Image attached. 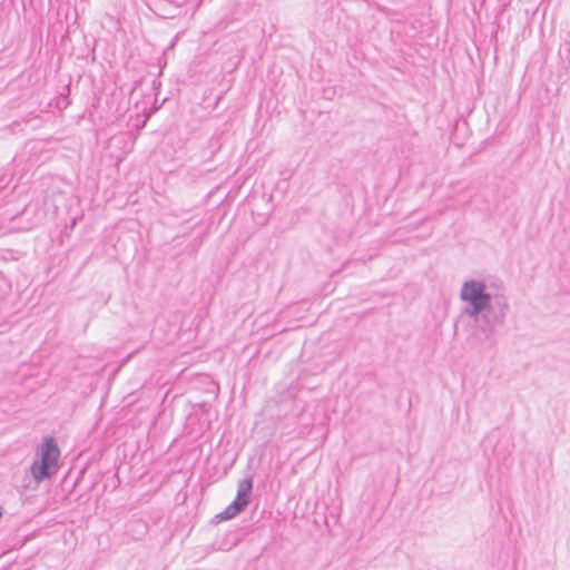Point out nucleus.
<instances>
[{
  "mask_svg": "<svg viewBox=\"0 0 570 570\" xmlns=\"http://www.w3.org/2000/svg\"><path fill=\"white\" fill-rule=\"evenodd\" d=\"M122 466H124V465H117L116 473H119V470H120Z\"/></svg>",
  "mask_w": 570,
  "mask_h": 570,
  "instance_id": "nucleus-6",
  "label": "nucleus"
},
{
  "mask_svg": "<svg viewBox=\"0 0 570 570\" xmlns=\"http://www.w3.org/2000/svg\"><path fill=\"white\" fill-rule=\"evenodd\" d=\"M2 517V509L0 508V518Z\"/></svg>",
  "mask_w": 570,
  "mask_h": 570,
  "instance_id": "nucleus-7",
  "label": "nucleus"
},
{
  "mask_svg": "<svg viewBox=\"0 0 570 570\" xmlns=\"http://www.w3.org/2000/svg\"><path fill=\"white\" fill-rule=\"evenodd\" d=\"M59 465H30L33 485L30 483L24 488L36 489L40 482L51 479L58 471Z\"/></svg>",
  "mask_w": 570,
  "mask_h": 570,
  "instance_id": "nucleus-4",
  "label": "nucleus"
},
{
  "mask_svg": "<svg viewBox=\"0 0 570 570\" xmlns=\"http://www.w3.org/2000/svg\"><path fill=\"white\" fill-rule=\"evenodd\" d=\"M40 463H58L60 450L55 438H45L42 444L38 449Z\"/></svg>",
  "mask_w": 570,
  "mask_h": 570,
  "instance_id": "nucleus-3",
  "label": "nucleus"
},
{
  "mask_svg": "<svg viewBox=\"0 0 570 570\" xmlns=\"http://www.w3.org/2000/svg\"><path fill=\"white\" fill-rule=\"evenodd\" d=\"M88 465H85L81 470H80V474H83L87 470Z\"/></svg>",
  "mask_w": 570,
  "mask_h": 570,
  "instance_id": "nucleus-5",
  "label": "nucleus"
},
{
  "mask_svg": "<svg viewBox=\"0 0 570 570\" xmlns=\"http://www.w3.org/2000/svg\"><path fill=\"white\" fill-rule=\"evenodd\" d=\"M253 479L254 473L250 471V465H248L245 478L238 482L236 498L224 511L214 517L215 523L235 518L249 504L253 492Z\"/></svg>",
  "mask_w": 570,
  "mask_h": 570,
  "instance_id": "nucleus-2",
  "label": "nucleus"
},
{
  "mask_svg": "<svg viewBox=\"0 0 570 570\" xmlns=\"http://www.w3.org/2000/svg\"><path fill=\"white\" fill-rule=\"evenodd\" d=\"M460 299L465 303L463 314L473 318L487 336L492 335L505 321L509 307L507 298L498 297L495 305H492L491 295L482 281H465L460 291Z\"/></svg>",
  "mask_w": 570,
  "mask_h": 570,
  "instance_id": "nucleus-1",
  "label": "nucleus"
}]
</instances>
